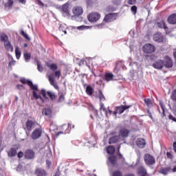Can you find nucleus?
<instances>
[{"instance_id":"nucleus-1","label":"nucleus","mask_w":176,"mask_h":176,"mask_svg":"<svg viewBox=\"0 0 176 176\" xmlns=\"http://www.w3.org/2000/svg\"><path fill=\"white\" fill-rule=\"evenodd\" d=\"M27 85L30 87L31 90H33L32 94L34 98H36V100H41L42 102H43V98H42V96H40L36 94V91H38V85H34L32 83V81L31 80H28Z\"/></svg>"},{"instance_id":"nucleus-2","label":"nucleus","mask_w":176,"mask_h":176,"mask_svg":"<svg viewBox=\"0 0 176 176\" xmlns=\"http://www.w3.org/2000/svg\"><path fill=\"white\" fill-rule=\"evenodd\" d=\"M144 160L146 166H153V164H156V159L149 153L144 154Z\"/></svg>"},{"instance_id":"nucleus-3","label":"nucleus","mask_w":176,"mask_h":176,"mask_svg":"<svg viewBox=\"0 0 176 176\" xmlns=\"http://www.w3.org/2000/svg\"><path fill=\"white\" fill-rule=\"evenodd\" d=\"M74 16H72V20H76L79 16L83 14V8L82 7L76 6L72 10Z\"/></svg>"},{"instance_id":"nucleus-4","label":"nucleus","mask_w":176,"mask_h":176,"mask_svg":"<svg viewBox=\"0 0 176 176\" xmlns=\"http://www.w3.org/2000/svg\"><path fill=\"white\" fill-rule=\"evenodd\" d=\"M33 129H35V122L31 120H28L25 123V133L28 136L30 133L32 131Z\"/></svg>"},{"instance_id":"nucleus-5","label":"nucleus","mask_w":176,"mask_h":176,"mask_svg":"<svg viewBox=\"0 0 176 176\" xmlns=\"http://www.w3.org/2000/svg\"><path fill=\"white\" fill-rule=\"evenodd\" d=\"M101 19V14L98 12H91L88 15V20L90 23H97Z\"/></svg>"},{"instance_id":"nucleus-6","label":"nucleus","mask_w":176,"mask_h":176,"mask_svg":"<svg viewBox=\"0 0 176 176\" xmlns=\"http://www.w3.org/2000/svg\"><path fill=\"white\" fill-rule=\"evenodd\" d=\"M116 19H118V13H110L105 15L104 21H105V23H112V21H115Z\"/></svg>"},{"instance_id":"nucleus-7","label":"nucleus","mask_w":176,"mask_h":176,"mask_svg":"<svg viewBox=\"0 0 176 176\" xmlns=\"http://www.w3.org/2000/svg\"><path fill=\"white\" fill-rule=\"evenodd\" d=\"M143 52L144 53H146L147 54H151V53H153L156 48L152 44H146L143 46Z\"/></svg>"},{"instance_id":"nucleus-8","label":"nucleus","mask_w":176,"mask_h":176,"mask_svg":"<svg viewBox=\"0 0 176 176\" xmlns=\"http://www.w3.org/2000/svg\"><path fill=\"white\" fill-rule=\"evenodd\" d=\"M25 158L28 159V160L35 159V151L31 148L26 150L25 152Z\"/></svg>"},{"instance_id":"nucleus-9","label":"nucleus","mask_w":176,"mask_h":176,"mask_svg":"<svg viewBox=\"0 0 176 176\" xmlns=\"http://www.w3.org/2000/svg\"><path fill=\"white\" fill-rule=\"evenodd\" d=\"M42 137V129H36L33 131L31 135V138L32 140H38Z\"/></svg>"},{"instance_id":"nucleus-10","label":"nucleus","mask_w":176,"mask_h":176,"mask_svg":"<svg viewBox=\"0 0 176 176\" xmlns=\"http://www.w3.org/2000/svg\"><path fill=\"white\" fill-rule=\"evenodd\" d=\"M153 68L155 69H162L164 67V61L163 60H157L153 64Z\"/></svg>"},{"instance_id":"nucleus-11","label":"nucleus","mask_w":176,"mask_h":176,"mask_svg":"<svg viewBox=\"0 0 176 176\" xmlns=\"http://www.w3.org/2000/svg\"><path fill=\"white\" fill-rule=\"evenodd\" d=\"M164 67H166V68H173V59H171L170 56H166L164 57Z\"/></svg>"},{"instance_id":"nucleus-12","label":"nucleus","mask_w":176,"mask_h":176,"mask_svg":"<svg viewBox=\"0 0 176 176\" xmlns=\"http://www.w3.org/2000/svg\"><path fill=\"white\" fill-rule=\"evenodd\" d=\"M153 40L155 42H157L158 43H162L163 41H164V37L162 33L157 32V34H154Z\"/></svg>"},{"instance_id":"nucleus-13","label":"nucleus","mask_w":176,"mask_h":176,"mask_svg":"<svg viewBox=\"0 0 176 176\" xmlns=\"http://www.w3.org/2000/svg\"><path fill=\"white\" fill-rule=\"evenodd\" d=\"M129 108H131V105H129V106L121 105V106L116 107V109L120 115H122V113H123V112H124L126 109H129Z\"/></svg>"},{"instance_id":"nucleus-14","label":"nucleus","mask_w":176,"mask_h":176,"mask_svg":"<svg viewBox=\"0 0 176 176\" xmlns=\"http://www.w3.org/2000/svg\"><path fill=\"white\" fill-rule=\"evenodd\" d=\"M48 80L51 86H53L54 89H56V90H58V85H57V83H56V82L54 81V76H53V74L48 75Z\"/></svg>"},{"instance_id":"nucleus-15","label":"nucleus","mask_w":176,"mask_h":176,"mask_svg":"<svg viewBox=\"0 0 176 176\" xmlns=\"http://www.w3.org/2000/svg\"><path fill=\"white\" fill-rule=\"evenodd\" d=\"M61 129L62 130H63V131L58 132V134H63V133H64L65 134H68L69 131H71V124L69 123L68 125L65 124L62 126Z\"/></svg>"},{"instance_id":"nucleus-16","label":"nucleus","mask_w":176,"mask_h":176,"mask_svg":"<svg viewBox=\"0 0 176 176\" xmlns=\"http://www.w3.org/2000/svg\"><path fill=\"white\" fill-rule=\"evenodd\" d=\"M171 166H167L165 168H161L159 170L160 174L162 175H168V173H171Z\"/></svg>"},{"instance_id":"nucleus-17","label":"nucleus","mask_w":176,"mask_h":176,"mask_svg":"<svg viewBox=\"0 0 176 176\" xmlns=\"http://www.w3.org/2000/svg\"><path fill=\"white\" fill-rule=\"evenodd\" d=\"M109 164L112 166V167H116V164H117V161H116V156L115 155H110L108 158Z\"/></svg>"},{"instance_id":"nucleus-18","label":"nucleus","mask_w":176,"mask_h":176,"mask_svg":"<svg viewBox=\"0 0 176 176\" xmlns=\"http://www.w3.org/2000/svg\"><path fill=\"white\" fill-rule=\"evenodd\" d=\"M42 114L44 116H46L47 118H48V119H50V118H52V109L50 108L43 109L42 111Z\"/></svg>"},{"instance_id":"nucleus-19","label":"nucleus","mask_w":176,"mask_h":176,"mask_svg":"<svg viewBox=\"0 0 176 176\" xmlns=\"http://www.w3.org/2000/svg\"><path fill=\"white\" fill-rule=\"evenodd\" d=\"M129 134H130V131L129 129L122 128L120 130V135L121 137H123L124 138H126V137H129Z\"/></svg>"},{"instance_id":"nucleus-20","label":"nucleus","mask_w":176,"mask_h":176,"mask_svg":"<svg viewBox=\"0 0 176 176\" xmlns=\"http://www.w3.org/2000/svg\"><path fill=\"white\" fill-rule=\"evenodd\" d=\"M120 141V135H114L109 138V144H116V142H119Z\"/></svg>"},{"instance_id":"nucleus-21","label":"nucleus","mask_w":176,"mask_h":176,"mask_svg":"<svg viewBox=\"0 0 176 176\" xmlns=\"http://www.w3.org/2000/svg\"><path fill=\"white\" fill-rule=\"evenodd\" d=\"M138 174L140 176H146V174H148V173L146 172V168H145V167H144L143 166H140L138 168Z\"/></svg>"},{"instance_id":"nucleus-22","label":"nucleus","mask_w":176,"mask_h":176,"mask_svg":"<svg viewBox=\"0 0 176 176\" xmlns=\"http://www.w3.org/2000/svg\"><path fill=\"white\" fill-rule=\"evenodd\" d=\"M13 0H8V1L6 3H4L5 10H10V9H12V8L13 7Z\"/></svg>"},{"instance_id":"nucleus-23","label":"nucleus","mask_w":176,"mask_h":176,"mask_svg":"<svg viewBox=\"0 0 176 176\" xmlns=\"http://www.w3.org/2000/svg\"><path fill=\"white\" fill-rule=\"evenodd\" d=\"M45 65H46V67L50 68L51 69V71H52L53 72H54V71H57V69L58 68V67L57 66V64H56V63L50 64V63H49V62H46Z\"/></svg>"},{"instance_id":"nucleus-24","label":"nucleus","mask_w":176,"mask_h":176,"mask_svg":"<svg viewBox=\"0 0 176 176\" xmlns=\"http://www.w3.org/2000/svg\"><path fill=\"white\" fill-rule=\"evenodd\" d=\"M145 140L142 138H138L136 141V144L138 148H144L145 147Z\"/></svg>"},{"instance_id":"nucleus-25","label":"nucleus","mask_w":176,"mask_h":176,"mask_svg":"<svg viewBox=\"0 0 176 176\" xmlns=\"http://www.w3.org/2000/svg\"><path fill=\"white\" fill-rule=\"evenodd\" d=\"M35 175L36 176H47V174L46 173V171L42 168H37L35 170Z\"/></svg>"},{"instance_id":"nucleus-26","label":"nucleus","mask_w":176,"mask_h":176,"mask_svg":"<svg viewBox=\"0 0 176 176\" xmlns=\"http://www.w3.org/2000/svg\"><path fill=\"white\" fill-rule=\"evenodd\" d=\"M0 42H3V43H6V42H9V36L6 35L5 33L0 34Z\"/></svg>"},{"instance_id":"nucleus-27","label":"nucleus","mask_w":176,"mask_h":176,"mask_svg":"<svg viewBox=\"0 0 176 176\" xmlns=\"http://www.w3.org/2000/svg\"><path fill=\"white\" fill-rule=\"evenodd\" d=\"M168 23H169V24H176V14H172L168 18Z\"/></svg>"},{"instance_id":"nucleus-28","label":"nucleus","mask_w":176,"mask_h":176,"mask_svg":"<svg viewBox=\"0 0 176 176\" xmlns=\"http://www.w3.org/2000/svg\"><path fill=\"white\" fill-rule=\"evenodd\" d=\"M8 155L9 157H14L17 155V150L14 148H11L8 152Z\"/></svg>"},{"instance_id":"nucleus-29","label":"nucleus","mask_w":176,"mask_h":176,"mask_svg":"<svg viewBox=\"0 0 176 176\" xmlns=\"http://www.w3.org/2000/svg\"><path fill=\"white\" fill-rule=\"evenodd\" d=\"M4 47L8 52H13V46H12L10 41H7L6 43H4Z\"/></svg>"},{"instance_id":"nucleus-30","label":"nucleus","mask_w":176,"mask_h":176,"mask_svg":"<svg viewBox=\"0 0 176 176\" xmlns=\"http://www.w3.org/2000/svg\"><path fill=\"white\" fill-rule=\"evenodd\" d=\"M104 79L107 82L113 80V74L112 73H106L104 75Z\"/></svg>"},{"instance_id":"nucleus-31","label":"nucleus","mask_w":176,"mask_h":176,"mask_svg":"<svg viewBox=\"0 0 176 176\" xmlns=\"http://www.w3.org/2000/svg\"><path fill=\"white\" fill-rule=\"evenodd\" d=\"M157 26L158 28H164V30H168V27H167V25H166V23L164 21H160L157 23Z\"/></svg>"},{"instance_id":"nucleus-32","label":"nucleus","mask_w":176,"mask_h":176,"mask_svg":"<svg viewBox=\"0 0 176 176\" xmlns=\"http://www.w3.org/2000/svg\"><path fill=\"white\" fill-rule=\"evenodd\" d=\"M88 96H93V93H94V89L91 87V86H87L85 90Z\"/></svg>"},{"instance_id":"nucleus-33","label":"nucleus","mask_w":176,"mask_h":176,"mask_svg":"<svg viewBox=\"0 0 176 176\" xmlns=\"http://www.w3.org/2000/svg\"><path fill=\"white\" fill-rule=\"evenodd\" d=\"M23 57L25 63H30V61H31V54L25 52L23 54Z\"/></svg>"},{"instance_id":"nucleus-34","label":"nucleus","mask_w":176,"mask_h":176,"mask_svg":"<svg viewBox=\"0 0 176 176\" xmlns=\"http://www.w3.org/2000/svg\"><path fill=\"white\" fill-rule=\"evenodd\" d=\"M72 28L74 30L75 29L79 30V31H83L85 30H89V28H90V27L87 26V25H80V26H78V27L73 26Z\"/></svg>"},{"instance_id":"nucleus-35","label":"nucleus","mask_w":176,"mask_h":176,"mask_svg":"<svg viewBox=\"0 0 176 176\" xmlns=\"http://www.w3.org/2000/svg\"><path fill=\"white\" fill-rule=\"evenodd\" d=\"M107 152L109 155H113L115 153V147L113 146H109L107 148Z\"/></svg>"},{"instance_id":"nucleus-36","label":"nucleus","mask_w":176,"mask_h":176,"mask_svg":"<svg viewBox=\"0 0 176 176\" xmlns=\"http://www.w3.org/2000/svg\"><path fill=\"white\" fill-rule=\"evenodd\" d=\"M15 54L17 60H19L21 56V51H20V49L19 48V47H15Z\"/></svg>"},{"instance_id":"nucleus-37","label":"nucleus","mask_w":176,"mask_h":176,"mask_svg":"<svg viewBox=\"0 0 176 176\" xmlns=\"http://www.w3.org/2000/svg\"><path fill=\"white\" fill-rule=\"evenodd\" d=\"M47 94L50 97V100H56V94H54V92L48 91Z\"/></svg>"},{"instance_id":"nucleus-38","label":"nucleus","mask_w":176,"mask_h":176,"mask_svg":"<svg viewBox=\"0 0 176 176\" xmlns=\"http://www.w3.org/2000/svg\"><path fill=\"white\" fill-rule=\"evenodd\" d=\"M100 111L102 110L104 112L105 116H108V111H107V109H105V107H104V103L100 102Z\"/></svg>"},{"instance_id":"nucleus-39","label":"nucleus","mask_w":176,"mask_h":176,"mask_svg":"<svg viewBox=\"0 0 176 176\" xmlns=\"http://www.w3.org/2000/svg\"><path fill=\"white\" fill-rule=\"evenodd\" d=\"M21 35L22 36H23V38H25V39H27L28 41H31V38H30V36H28V34H27L25 33V32H24V30L21 31Z\"/></svg>"},{"instance_id":"nucleus-40","label":"nucleus","mask_w":176,"mask_h":176,"mask_svg":"<svg viewBox=\"0 0 176 176\" xmlns=\"http://www.w3.org/2000/svg\"><path fill=\"white\" fill-rule=\"evenodd\" d=\"M98 98H100V101H105V96H104V94H102V91L101 90H99Z\"/></svg>"},{"instance_id":"nucleus-41","label":"nucleus","mask_w":176,"mask_h":176,"mask_svg":"<svg viewBox=\"0 0 176 176\" xmlns=\"http://www.w3.org/2000/svg\"><path fill=\"white\" fill-rule=\"evenodd\" d=\"M37 69L39 72H43V67L42 66V64L40 61L37 60Z\"/></svg>"},{"instance_id":"nucleus-42","label":"nucleus","mask_w":176,"mask_h":176,"mask_svg":"<svg viewBox=\"0 0 176 176\" xmlns=\"http://www.w3.org/2000/svg\"><path fill=\"white\" fill-rule=\"evenodd\" d=\"M146 105H147L149 108H151V107H152V101L151 100V99L149 98H145L144 100Z\"/></svg>"},{"instance_id":"nucleus-43","label":"nucleus","mask_w":176,"mask_h":176,"mask_svg":"<svg viewBox=\"0 0 176 176\" xmlns=\"http://www.w3.org/2000/svg\"><path fill=\"white\" fill-rule=\"evenodd\" d=\"M111 176H123L122 171L120 170H114L111 175Z\"/></svg>"},{"instance_id":"nucleus-44","label":"nucleus","mask_w":176,"mask_h":176,"mask_svg":"<svg viewBox=\"0 0 176 176\" xmlns=\"http://www.w3.org/2000/svg\"><path fill=\"white\" fill-rule=\"evenodd\" d=\"M68 8H69V4L68 3H65L63 7H62V9H63V11L65 12V13H67L68 12Z\"/></svg>"},{"instance_id":"nucleus-45","label":"nucleus","mask_w":176,"mask_h":176,"mask_svg":"<svg viewBox=\"0 0 176 176\" xmlns=\"http://www.w3.org/2000/svg\"><path fill=\"white\" fill-rule=\"evenodd\" d=\"M107 12H115V10H116V8H115V7H113V6H109L107 9H106Z\"/></svg>"},{"instance_id":"nucleus-46","label":"nucleus","mask_w":176,"mask_h":176,"mask_svg":"<svg viewBox=\"0 0 176 176\" xmlns=\"http://www.w3.org/2000/svg\"><path fill=\"white\" fill-rule=\"evenodd\" d=\"M54 75L56 78H58V79H60V77L61 76V71L57 70L54 72Z\"/></svg>"},{"instance_id":"nucleus-47","label":"nucleus","mask_w":176,"mask_h":176,"mask_svg":"<svg viewBox=\"0 0 176 176\" xmlns=\"http://www.w3.org/2000/svg\"><path fill=\"white\" fill-rule=\"evenodd\" d=\"M171 98L173 100V101H176V89L174 90V91L172 93Z\"/></svg>"},{"instance_id":"nucleus-48","label":"nucleus","mask_w":176,"mask_h":176,"mask_svg":"<svg viewBox=\"0 0 176 176\" xmlns=\"http://www.w3.org/2000/svg\"><path fill=\"white\" fill-rule=\"evenodd\" d=\"M64 100H65V98L64 97V95L61 94L58 98V102H63Z\"/></svg>"},{"instance_id":"nucleus-49","label":"nucleus","mask_w":176,"mask_h":176,"mask_svg":"<svg viewBox=\"0 0 176 176\" xmlns=\"http://www.w3.org/2000/svg\"><path fill=\"white\" fill-rule=\"evenodd\" d=\"M131 10L133 13H134V14H135L137 13V6H133L131 7Z\"/></svg>"},{"instance_id":"nucleus-50","label":"nucleus","mask_w":176,"mask_h":176,"mask_svg":"<svg viewBox=\"0 0 176 176\" xmlns=\"http://www.w3.org/2000/svg\"><path fill=\"white\" fill-rule=\"evenodd\" d=\"M15 64H16V60H12L9 62L8 67H13V65H15Z\"/></svg>"},{"instance_id":"nucleus-51","label":"nucleus","mask_w":176,"mask_h":176,"mask_svg":"<svg viewBox=\"0 0 176 176\" xmlns=\"http://www.w3.org/2000/svg\"><path fill=\"white\" fill-rule=\"evenodd\" d=\"M166 156H167L168 159H170L171 160H173V159H174V156H173L170 152L166 153Z\"/></svg>"},{"instance_id":"nucleus-52","label":"nucleus","mask_w":176,"mask_h":176,"mask_svg":"<svg viewBox=\"0 0 176 176\" xmlns=\"http://www.w3.org/2000/svg\"><path fill=\"white\" fill-rule=\"evenodd\" d=\"M41 94H42V96L44 97V98H47L46 97V90L45 89H41Z\"/></svg>"},{"instance_id":"nucleus-53","label":"nucleus","mask_w":176,"mask_h":176,"mask_svg":"<svg viewBox=\"0 0 176 176\" xmlns=\"http://www.w3.org/2000/svg\"><path fill=\"white\" fill-rule=\"evenodd\" d=\"M29 80H27L24 78H21L20 81L23 85H25L28 82Z\"/></svg>"},{"instance_id":"nucleus-54","label":"nucleus","mask_w":176,"mask_h":176,"mask_svg":"<svg viewBox=\"0 0 176 176\" xmlns=\"http://www.w3.org/2000/svg\"><path fill=\"white\" fill-rule=\"evenodd\" d=\"M168 118L169 120H173V122H176L175 117H173L171 114H170Z\"/></svg>"},{"instance_id":"nucleus-55","label":"nucleus","mask_w":176,"mask_h":176,"mask_svg":"<svg viewBox=\"0 0 176 176\" xmlns=\"http://www.w3.org/2000/svg\"><path fill=\"white\" fill-rule=\"evenodd\" d=\"M16 89H18V90H23V89H24V85H17L16 86Z\"/></svg>"},{"instance_id":"nucleus-56","label":"nucleus","mask_w":176,"mask_h":176,"mask_svg":"<svg viewBox=\"0 0 176 176\" xmlns=\"http://www.w3.org/2000/svg\"><path fill=\"white\" fill-rule=\"evenodd\" d=\"M114 5H120V0H112Z\"/></svg>"},{"instance_id":"nucleus-57","label":"nucleus","mask_w":176,"mask_h":176,"mask_svg":"<svg viewBox=\"0 0 176 176\" xmlns=\"http://www.w3.org/2000/svg\"><path fill=\"white\" fill-rule=\"evenodd\" d=\"M23 156H24V153L21 151H20L19 153H18V157L19 159H21V157H23Z\"/></svg>"},{"instance_id":"nucleus-58","label":"nucleus","mask_w":176,"mask_h":176,"mask_svg":"<svg viewBox=\"0 0 176 176\" xmlns=\"http://www.w3.org/2000/svg\"><path fill=\"white\" fill-rule=\"evenodd\" d=\"M128 3L129 5H134V3H135V0H129Z\"/></svg>"},{"instance_id":"nucleus-59","label":"nucleus","mask_w":176,"mask_h":176,"mask_svg":"<svg viewBox=\"0 0 176 176\" xmlns=\"http://www.w3.org/2000/svg\"><path fill=\"white\" fill-rule=\"evenodd\" d=\"M38 2V5H39L40 6H44L45 4L43 3L42 1H41V0H36Z\"/></svg>"},{"instance_id":"nucleus-60","label":"nucleus","mask_w":176,"mask_h":176,"mask_svg":"<svg viewBox=\"0 0 176 176\" xmlns=\"http://www.w3.org/2000/svg\"><path fill=\"white\" fill-rule=\"evenodd\" d=\"M113 116H116V115H118V110H116V108L115 107V111H112V113Z\"/></svg>"},{"instance_id":"nucleus-61","label":"nucleus","mask_w":176,"mask_h":176,"mask_svg":"<svg viewBox=\"0 0 176 176\" xmlns=\"http://www.w3.org/2000/svg\"><path fill=\"white\" fill-rule=\"evenodd\" d=\"M92 3H93L92 0H87V4H88L89 6H90V5H91Z\"/></svg>"},{"instance_id":"nucleus-62","label":"nucleus","mask_w":176,"mask_h":176,"mask_svg":"<svg viewBox=\"0 0 176 176\" xmlns=\"http://www.w3.org/2000/svg\"><path fill=\"white\" fill-rule=\"evenodd\" d=\"M173 151L176 153V142H173Z\"/></svg>"},{"instance_id":"nucleus-63","label":"nucleus","mask_w":176,"mask_h":176,"mask_svg":"<svg viewBox=\"0 0 176 176\" xmlns=\"http://www.w3.org/2000/svg\"><path fill=\"white\" fill-rule=\"evenodd\" d=\"M97 27H98V28H102V27H104V24L100 23V24L98 25Z\"/></svg>"},{"instance_id":"nucleus-64","label":"nucleus","mask_w":176,"mask_h":176,"mask_svg":"<svg viewBox=\"0 0 176 176\" xmlns=\"http://www.w3.org/2000/svg\"><path fill=\"white\" fill-rule=\"evenodd\" d=\"M173 110H174V115L175 116H176V104L174 106Z\"/></svg>"}]
</instances>
